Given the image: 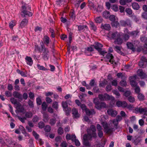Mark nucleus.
Returning <instances> with one entry per match:
<instances>
[{"mask_svg": "<svg viewBox=\"0 0 147 147\" xmlns=\"http://www.w3.org/2000/svg\"><path fill=\"white\" fill-rule=\"evenodd\" d=\"M13 95L14 98H18L19 100H22V95L20 92L15 91L13 92Z\"/></svg>", "mask_w": 147, "mask_h": 147, "instance_id": "obj_13", "label": "nucleus"}, {"mask_svg": "<svg viewBox=\"0 0 147 147\" xmlns=\"http://www.w3.org/2000/svg\"><path fill=\"white\" fill-rule=\"evenodd\" d=\"M133 8L136 10H138L140 8L139 5L136 3H133L132 5Z\"/></svg>", "mask_w": 147, "mask_h": 147, "instance_id": "obj_39", "label": "nucleus"}, {"mask_svg": "<svg viewBox=\"0 0 147 147\" xmlns=\"http://www.w3.org/2000/svg\"><path fill=\"white\" fill-rule=\"evenodd\" d=\"M42 114L43 120L45 123L47 122L49 119V117L48 113L46 112H44L42 113Z\"/></svg>", "mask_w": 147, "mask_h": 147, "instance_id": "obj_21", "label": "nucleus"}, {"mask_svg": "<svg viewBox=\"0 0 147 147\" xmlns=\"http://www.w3.org/2000/svg\"><path fill=\"white\" fill-rule=\"evenodd\" d=\"M93 47V46H91V45L90 46L86 48H85V50L90 52H93L94 51V49Z\"/></svg>", "mask_w": 147, "mask_h": 147, "instance_id": "obj_47", "label": "nucleus"}, {"mask_svg": "<svg viewBox=\"0 0 147 147\" xmlns=\"http://www.w3.org/2000/svg\"><path fill=\"white\" fill-rule=\"evenodd\" d=\"M127 100L130 102L131 103L134 102L135 101L134 98L131 96L128 97Z\"/></svg>", "mask_w": 147, "mask_h": 147, "instance_id": "obj_55", "label": "nucleus"}, {"mask_svg": "<svg viewBox=\"0 0 147 147\" xmlns=\"http://www.w3.org/2000/svg\"><path fill=\"white\" fill-rule=\"evenodd\" d=\"M91 46H93L94 48L98 51L102 49V48L103 47V45L100 43L96 42H94V45H91Z\"/></svg>", "mask_w": 147, "mask_h": 147, "instance_id": "obj_6", "label": "nucleus"}, {"mask_svg": "<svg viewBox=\"0 0 147 147\" xmlns=\"http://www.w3.org/2000/svg\"><path fill=\"white\" fill-rule=\"evenodd\" d=\"M38 127L40 129H42L45 127V124L42 121H40L38 123Z\"/></svg>", "mask_w": 147, "mask_h": 147, "instance_id": "obj_50", "label": "nucleus"}, {"mask_svg": "<svg viewBox=\"0 0 147 147\" xmlns=\"http://www.w3.org/2000/svg\"><path fill=\"white\" fill-rule=\"evenodd\" d=\"M61 104L62 107L64 109H65L68 108L67 103L66 101H62Z\"/></svg>", "mask_w": 147, "mask_h": 147, "instance_id": "obj_45", "label": "nucleus"}, {"mask_svg": "<svg viewBox=\"0 0 147 147\" xmlns=\"http://www.w3.org/2000/svg\"><path fill=\"white\" fill-rule=\"evenodd\" d=\"M99 53V55H102L104 56L105 54L107 53V52L105 50H102V49H100L99 51H98Z\"/></svg>", "mask_w": 147, "mask_h": 147, "instance_id": "obj_59", "label": "nucleus"}, {"mask_svg": "<svg viewBox=\"0 0 147 147\" xmlns=\"http://www.w3.org/2000/svg\"><path fill=\"white\" fill-rule=\"evenodd\" d=\"M83 144L84 145L86 146H91V144L89 143V142L88 140H87V139H85L84 138H83Z\"/></svg>", "mask_w": 147, "mask_h": 147, "instance_id": "obj_43", "label": "nucleus"}, {"mask_svg": "<svg viewBox=\"0 0 147 147\" xmlns=\"http://www.w3.org/2000/svg\"><path fill=\"white\" fill-rule=\"evenodd\" d=\"M106 58L109 60V61L111 63H113L115 62V60L114 59V57L112 54L110 53H107L106 56Z\"/></svg>", "mask_w": 147, "mask_h": 147, "instance_id": "obj_12", "label": "nucleus"}, {"mask_svg": "<svg viewBox=\"0 0 147 147\" xmlns=\"http://www.w3.org/2000/svg\"><path fill=\"white\" fill-rule=\"evenodd\" d=\"M5 95L7 97H11L12 96L11 91L7 90L5 93Z\"/></svg>", "mask_w": 147, "mask_h": 147, "instance_id": "obj_58", "label": "nucleus"}, {"mask_svg": "<svg viewBox=\"0 0 147 147\" xmlns=\"http://www.w3.org/2000/svg\"><path fill=\"white\" fill-rule=\"evenodd\" d=\"M36 103L37 105H40L42 104L41 99L40 98H37L36 99Z\"/></svg>", "mask_w": 147, "mask_h": 147, "instance_id": "obj_64", "label": "nucleus"}, {"mask_svg": "<svg viewBox=\"0 0 147 147\" xmlns=\"http://www.w3.org/2000/svg\"><path fill=\"white\" fill-rule=\"evenodd\" d=\"M120 85L122 86H125L127 85V82L125 80H121L119 82Z\"/></svg>", "mask_w": 147, "mask_h": 147, "instance_id": "obj_60", "label": "nucleus"}, {"mask_svg": "<svg viewBox=\"0 0 147 147\" xmlns=\"http://www.w3.org/2000/svg\"><path fill=\"white\" fill-rule=\"evenodd\" d=\"M140 88L138 86H137L135 87V91L136 94H139L140 93Z\"/></svg>", "mask_w": 147, "mask_h": 147, "instance_id": "obj_62", "label": "nucleus"}, {"mask_svg": "<svg viewBox=\"0 0 147 147\" xmlns=\"http://www.w3.org/2000/svg\"><path fill=\"white\" fill-rule=\"evenodd\" d=\"M100 28L107 31H109L111 29V27L109 24H102L100 26Z\"/></svg>", "mask_w": 147, "mask_h": 147, "instance_id": "obj_16", "label": "nucleus"}, {"mask_svg": "<svg viewBox=\"0 0 147 147\" xmlns=\"http://www.w3.org/2000/svg\"><path fill=\"white\" fill-rule=\"evenodd\" d=\"M120 35V34L117 31L113 32L111 34V38L115 40Z\"/></svg>", "mask_w": 147, "mask_h": 147, "instance_id": "obj_28", "label": "nucleus"}, {"mask_svg": "<svg viewBox=\"0 0 147 147\" xmlns=\"http://www.w3.org/2000/svg\"><path fill=\"white\" fill-rule=\"evenodd\" d=\"M25 59L27 63L30 66L32 65L33 63V61L32 58L28 56H26L25 58Z\"/></svg>", "mask_w": 147, "mask_h": 147, "instance_id": "obj_27", "label": "nucleus"}, {"mask_svg": "<svg viewBox=\"0 0 147 147\" xmlns=\"http://www.w3.org/2000/svg\"><path fill=\"white\" fill-rule=\"evenodd\" d=\"M114 129L113 128H110L107 129L105 130V132L107 134H111L113 132V129Z\"/></svg>", "mask_w": 147, "mask_h": 147, "instance_id": "obj_42", "label": "nucleus"}, {"mask_svg": "<svg viewBox=\"0 0 147 147\" xmlns=\"http://www.w3.org/2000/svg\"><path fill=\"white\" fill-rule=\"evenodd\" d=\"M69 16L72 20H75L76 19V15L75 13V11L74 9H72L70 10L69 13Z\"/></svg>", "mask_w": 147, "mask_h": 147, "instance_id": "obj_18", "label": "nucleus"}, {"mask_svg": "<svg viewBox=\"0 0 147 147\" xmlns=\"http://www.w3.org/2000/svg\"><path fill=\"white\" fill-rule=\"evenodd\" d=\"M125 12L129 16H131L132 15V11L131 9L129 8H127L125 10Z\"/></svg>", "mask_w": 147, "mask_h": 147, "instance_id": "obj_54", "label": "nucleus"}, {"mask_svg": "<svg viewBox=\"0 0 147 147\" xmlns=\"http://www.w3.org/2000/svg\"><path fill=\"white\" fill-rule=\"evenodd\" d=\"M16 108L19 113H22L24 111V108L23 107H21V105L20 103H18L16 106Z\"/></svg>", "mask_w": 147, "mask_h": 147, "instance_id": "obj_24", "label": "nucleus"}, {"mask_svg": "<svg viewBox=\"0 0 147 147\" xmlns=\"http://www.w3.org/2000/svg\"><path fill=\"white\" fill-rule=\"evenodd\" d=\"M64 110L66 113V115L68 116L70 114L71 109L70 108H67V109H64Z\"/></svg>", "mask_w": 147, "mask_h": 147, "instance_id": "obj_61", "label": "nucleus"}, {"mask_svg": "<svg viewBox=\"0 0 147 147\" xmlns=\"http://www.w3.org/2000/svg\"><path fill=\"white\" fill-rule=\"evenodd\" d=\"M144 96L142 94L140 93L138 96V98L140 101H143L144 100Z\"/></svg>", "mask_w": 147, "mask_h": 147, "instance_id": "obj_48", "label": "nucleus"}, {"mask_svg": "<svg viewBox=\"0 0 147 147\" xmlns=\"http://www.w3.org/2000/svg\"><path fill=\"white\" fill-rule=\"evenodd\" d=\"M44 49L41 54L42 57L44 60H48L50 56V53L48 49L46 47H43Z\"/></svg>", "mask_w": 147, "mask_h": 147, "instance_id": "obj_4", "label": "nucleus"}, {"mask_svg": "<svg viewBox=\"0 0 147 147\" xmlns=\"http://www.w3.org/2000/svg\"><path fill=\"white\" fill-rule=\"evenodd\" d=\"M111 25L113 27H115L116 28L119 27L120 24L117 21H115L111 23Z\"/></svg>", "mask_w": 147, "mask_h": 147, "instance_id": "obj_30", "label": "nucleus"}, {"mask_svg": "<svg viewBox=\"0 0 147 147\" xmlns=\"http://www.w3.org/2000/svg\"><path fill=\"white\" fill-rule=\"evenodd\" d=\"M32 116V113L29 111V112H27L25 114V117L27 118H31Z\"/></svg>", "mask_w": 147, "mask_h": 147, "instance_id": "obj_53", "label": "nucleus"}, {"mask_svg": "<svg viewBox=\"0 0 147 147\" xmlns=\"http://www.w3.org/2000/svg\"><path fill=\"white\" fill-rule=\"evenodd\" d=\"M132 42L134 46V47H135V49L137 47L140 46V45H141L140 41L137 40H135L133 41Z\"/></svg>", "mask_w": 147, "mask_h": 147, "instance_id": "obj_38", "label": "nucleus"}, {"mask_svg": "<svg viewBox=\"0 0 147 147\" xmlns=\"http://www.w3.org/2000/svg\"><path fill=\"white\" fill-rule=\"evenodd\" d=\"M56 122V119L52 118L50 120L49 124L53 126L55 124Z\"/></svg>", "mask_w": 147, "mask_h": 147, "instance_id": "obj_51", "label": "nucleus"}, {"mask_svg": "<svg viewBox=\"0 0 147 147\" xmlns=\"http://www.w3.org/2000/svg\"><path fill=\"white\" fill-rule=\"evenodd\" d=\"M43 41L45 44L48 46V44L49 43V38L47 35H45L43 38Z\"/></svg>", "mask_w": 147, "mask_h": 147, "instance_id": "obj_29", "label": "nucleus"}, {"mask_svg": "<svg viewBox=\"0 0 147 147\" xmlns=\"http://www.w3.org/2000/svg\"><path fill=\"white\" fill-rule=\"evenodd\" d=\"M110 16V12L108 11H104L102 13L103 17L105 18H109Z\"/></svg>", "mask_w": 147, "mask_h": 147, "instance_id": "obj_34", "label": "nucleus"}, {"mask_svg": "<svg viewBox=\"0 0 147 147\" xmlns=\"http://www.w3.org/2000/svg\"><path fill=\"white\" fill-rule=\"evenodd\" d=\"M107 112L109 115L113 117H115L117 114V112L112 109H108L107 111Z\"/></svg>", "mask_w": 147, "mask_h": 147, "instance_id": "obj_19", "label": "nucleus"}, {"mask_svg": "<svg viewBox=\"0 0 147 147\" xmlns=\"http://www.w3.org/2000/svg\"><path fill=\"white\" fill-rule=\"evenodd\" d=\"M134 111L136 113H138V112H139L141 113H145L147 112V108L146 107L143 108L141 107L137 108H135Z\"/></svg>", "mask_w": 147, "mask_h": 147, "instance_id": "obj_11", "label": "nucleus"}, {"mask_svg": "<svg viewBox=\"0 0 147 147\" xmlns=\"http://www.w3.org/2000/svg\"><path fill=\"white\" fill-rule=\"evenodd\" d=\"M87 4L89 8L90 9L93 10L95 7L94 3L91 1L89 0L88 1Z\"/></svg>", "mask_w": 147, "mask_h": 147, "instance_id": "obj_26", "label": "nucleus"}, {"mask_svg": "<svg viewBox=\"0 0 147 147\" xmlns=\"http://www.w3.org/2000/svg\"><path fill=\"white\" fill-rule=\"evenodd\" d=\"M85 111L86 115L88 116L95 114L96 113V112L94 109L90 110L89 109L87 108Z\"/></svg>", "mask_w": 147, "mask_h": 147, "instance_id": "obj_20", "label": "nucleus"}, {"mask_svg": "<svg viewBox=\"0 0 147 147\" xmlns=\"http://www.w3.org/2000/svg\"><path fill=\"white\" fill-rule=\"evenodd\" d=\"M93 102L95 105L96 108L98 109H100L102 108L105 107L106 104L105 102L100 103L98 98L94 99Z\"/></svg>", "mask_w": 147, "mask_h": 147, "instance_id": "obj_3", "label": "nucleus"}, {"mask_svg": "<svg viewBox=\"0 0 147 147\" xmlns=\"http://www.w3.org/2000/svg\"><path fill=\"white\" fill-rule=\"evenodd\" d=\"M52 107L55 109L57 110L58 108V102L56 101L53 102L52 104Z\"/></svg>", "mask_w": 147, "mask_h": 147, "instance_id": "obj_40", "label": "nucleus"}, {"mask_svg": "<svg viewBox=\"0 0 147 147\" xmlns=\"http://www.w3.org/2000/svg\"><path fill=\"white\" fill-rule=\"evenodd\" d=\"M41 48L38 46V45L36 44L34 45L35 49L36 50L38 51L40 53H42L44 49L42 48L43 47H45V46L44 45H41Z\"/></svg>", "mask_w": 147, "mask_h": 147, "instance_id": "obj_23", "label": "nucleus"}, {"mask_svg": "<svg viewBox=\"0 0 147 147\" xmlns=\"http://www.w3.org/2000/svg\"><path fill=\"white\" fill-rule=\"evenodd\" d=\"M99 99L101 101L111 100V103L113 105L115 102V98L112 96H110L107 93L104 94H99L98 96Z\"/></svg>", "mask_w": 147, "mask_h": 147, "instance_id": "obj_2", "label": "nucleus"}, {"mask_svg": "<svg viewBox=\"0 0 147 147\" xmlns=\"http://www.w3.org/2000/svg\"><path fill=\"white\" fill-rule=\"evenodd\" d=\"M72 114L73 115V117L75 118H77L80 117V115L78 112L77 109L74 108L72 109Z\"/></svg>", "mask_w": 147, "mask_h": 147, "instance_id": "obj_15", "label": "nucleus"}, {"mask_svg": "<svg viewBox=\"0 0 147 147\" xmlns=\"http://www.w3.org/2000/svg\"><path fill=\"white\" fill-rule=\"evenodd\" d=\"M123 41V40L121 38L120 35L113 42L115 44L121 45L122 44Z\"/></svg>", "mask_w": 147, "mask_h": 147, "instance_id": "obj_17", "label": "nucleus"}, {"mask_svg": "<svg viewBox=\"0 0 147 147\" xmlns=\"http://www.w3.org/2000/svg\"><path fill=\"white\" fill-rule=\"evenodd\" d=\"M47 107L48 105L44 101L42 102V103L41 104V107L42 110L43 111H46L47 109Z\"/></svg>", "mask_w": 147, "mask_h": 147, "instance_id": "obj_37", "label": "nucleus"}, {"mask_svg": "<svg viewBox=\"0 0 147 147\" xmlns=\"http://www.w3.org/2000/svg\"><path fill=\"white\" fill-rule=\"evenodd\" d=\"M45 127L44 130L45 131L47 132H50V131L51 127L49 125H47Z\"/></svg>", "mask_w": 147, "mask_h": 147, "instance_id": "obj_57", "label": "nucleus"}, {"mask_svg": "<svg viewBox=\"0 0 147 147\" xmlns=\"http://www.w3.org/2000/svg\"><path fill=\"white\" fill-rule=\"evenodd\" d=\"M87 134H85L83 136V138H84L89 140H92V138H94L96 139L97 137V135H96V137H93L94 135L93 133L90 132L88 131H87Z\"/></svg>", "mask_w": 147, "mask_h": 147, "instance_id": "obj_7", "label": "nucleus"}, {"mask_svg": "<svg viewBox=\"0 0 147 147\" xmlns=\"http://www.w3.org/2000/svg\"><path fill=\"white\" fill-rule=\"evenodd\" d=\"M10 100L11 103L14 105H17L18 103H19L18 102L17 100L16 99L13 97L11 98Z\"/></svg>", "mask_w": 147, "mask_h": 147, "instance_id": "obj_46", "label": "nucleus"}, {"mask_svg": "<svg viewBox=\"0 0 147 147\" xmlns=\"http://www.w3.org/2000/svg\"><path fill=\"white\" fill-rule=\"evenodd\" d=\"M76 26L78 27V31H82L84 32L86 29H88V27L86 25H76Z\"/></svg>", "mask_w": 147, "mask_h": 147, "instance_id": "obj_22", "label": "nucleus"}, {"mask_svg": "<svg viewBox=\"0 0 147 147\" xmlns=\"http://www.w3.org/2000/svg\"><path fill=\"white\" fill-rule=\"evenodd\" d=\"M89 24L90 25L91 29L93 30L95 32L97 30V27L96 26L94 23L92 22H90Z\"/></svg>", "mask_w": 147, "mask_h": 147, "instance_id": "obj_31", "label": "nucleus"}, {"mask_svg": "<svg viewBox=\"0 0 147 147\" xmlns=\"http://www.w3.org/2000/svg\"><path fill=\"white\" fill-rule=\"evenodd\" d=\"M136 76H133L130 77L132 79L134 80H130V84L133 87H136L137 86L138 83L136 82Z\"/></svg>", "mask_w": 147, "mask_h": 147, "instance_id": "obj_14", "label": "nucleus"}, {"mask_svg": "<svg viewBox=\"0 0 147 147\" xmlns=\"http://www.w3.org/2000/svg\"><path fill=\"white\" fill-rule=\"evenodd\" d=\"M120 26L125 27L127 26H131V22L129 19H127L126 20H121L119 21Z\"/></svg>", "mask_w": 147, "mask_h": 147, "instance_id": "obj_5", "label": "nucleus"}, {"mask_svg": "<svg viewBox=\"0 0 147 147\" xmlns=\"http://www.w3.org/2000/svg\"><path fill=\"white\" fill-rule=\"evenodd\" d=\"M37 66L38 69L40 70H42L43 71H47L49 70V69H47L43 66L40 65L39 64H37Z\"/></svg>", "mask_w": 147, "mask_h": 147, "instance_id": "obj_44", "label": "nucleus"}, {"mask_svg": "<svg viewBox=\"0 0 147 147\" xmlns=\"http://www.w3.org/2000/svg\"><path fill=\"white\" fill-rule=\"evenodd\" d=\"M96 129L95 126L93 125H92L90 126V129H87V131L93 133L94 135L93 137H96L97 135L96 132Z\"/></svg>", "mask_w": 147, "mask_h": 147, "instance_id": "obj_10", "label": "nucleus"}, {"mask_svg": "<svg viewBox=\"0 0 147 147\" xmlns=\"http://www.w3.org/2000/svg\"><path fill=\"white\" fill-rule=\"evenodd\" d=\"M126 44L129 49L133 51H135V47H134V46L133 42H127Z\"/></svg>", "mask_w": 147, "mask_h": 147, "instance_id": "obj_25", "label": "nucleus"}, {"mask_svg": "<svg viewBox=\"0 0 147 147\" xmlns=\"http://www.w3.org/2000/svg\"><path fill=\"white\" fill-rule=\"evenodd\" d=\"M116 106L118 107H121L123 108H126L127 106V102L125 101H117L116 103Z\"/></svg>", "mask_w": 147, "mask_h": 147, "instance_id": "obj_9", "label": "nucleus"}, {"mask_svg": "<svg viewBox=\"0 0 147 147\" xmlns=\"http://www.w3.org/2000/svg\"><path fill=\"white\" fill-rule=\"evenodd\" d=\"M111 7L115 11H118L119 10L118 7L116 5H113L111 6Z\"/></svg>", "mask_w": 147, "mask_h": 147, "instance_id": "obj_49", "label": "nucleus"}, {"mask_svg": "<svg viewBox=\"0 0 147 147\" xmlns=\"http://www.w3.org/2000/svg\"><path fill=\"white\" fill-rule=\"evenodd\" d=\"M31 8L30 6L24 3L21 6L20 15L22 18H28L33 15V13L30 11ZM28 22V19L24 18L23 19L20 24L21 28H23L27 26Z\"/></svg>", "mask_w": 147, "mask_h": 147, "instance_id": "obj_1", "label": "nucleus"}, {"mask_svg": "<svg viewBox=\"0 0 147 147\" xmlns=\"http://www.w3.org/2000/svg\"><path fill=\"white\" fill-rule=\"evenodd\" d=\"M138 76L140 77L141 79H142L146 78L147 75L144 73L142 69H138L137 71Z\"/></svg>", "mask_w": 147, "mask_h": 147, "instance_id": "obj_8", "label": "nucleus"}, {"mask_svg": "<svg viewBox=\"0 0 147 147\" xmlns=\"http://www.w3.org/2000/svg\"><path fill=\"white\" fill-rule=\"evenodd\" d=\"M45 100L48 104H51L52 101L51 99L49 97H46Z\"/></svg>", "mask_w": 147, "mask_h": 147, "instance_id": "obj_63", "label": "nucleus"}, {"mask_svg": "<svg viewBox=\"0 0 147 147\" xmlns=\"http://www.w3.org/2000/svg\"><path fill=\"white\" fill-rule=\"evenodd\" d=\"M93 10L96 11L97 12H101L103 10V7L101 5H98L97 8L95 7Z\"/></svg>", "mask_w": 147, "mask_h": 147, "instance_id": "obj_32", "label": "nucleus"}, {"mask_svg": "<svg viewBox=\"0 0 147 147\" xmlns=\"http://www.w3.org/2000/svg\"><path fill=\"white\" fill-rule=\"evenodd\" d=\"M58 134L59 135H62L63 133V128L61 127H59L57 130Z\"/></svg>", "mask_w": 147, "mask_h": 147, "instance_id": "obj_52", "label": "nucleus"}, {"mask_svg": "<svg viewBox=\"0 0 147 147\" xmlns=\"http://www.w3.org/2000/svg\"><path fill=\"white\" fill-rule=\"evenodd\" d=\"M132 0H120L119 3L120 4L122 5H125L126 3L131 2Z\"/></svg>", "mask_w": 147, "mask_h": 147, "instance_id": "obj_36", "label": "nucleus"}, {"mask_svg": "<svg viewBox=\"0 0 147 147\" xmlns=\"http://www.w3.org/2000/svg\"><path fill=\"white\" fill-rule=\"evenodd\" d=\"M109 20L112 22L115 21L116 20L115 16V15H110L109 18Z\"/></svg>", "mask_w": 147, "mask_h": 147, "instance_id": "obj_56", "label": "nucleus"}, {"mask_svg": "<svg viewBox=\"0 0 147 147\" xmlns=\"http://www.w3.org/2000/svg\"><path fill=\"white\" fill-rule=\"evenodd\" d=\"M16 21L15 20L11 21L9 24V27L11 29H12L13 27L16 25Z\"/></svg>", "mask_w": 147, "mask_h": 147, "instance_id": "obj_41", "label": "nucleus"}, {"mask_svg": "<svg viewBox=\"0 0 147 147\" xmlns=\"http://www.w3.org/2000/svg\"><path fill=\"white\" fill-rule=\"evenodd\" d=\"M138 33L139 32L137 30H136L130 32L129 34L130 36L135 37L138 35Z\"/></svg>", "mask_w": 147, "mask_h": 147, "instance_id": "obj_33", "label": "nucleus"}, {"mask_svg": "<svg viewBox=\"0 0 147 147\" xmlns=\"http://www.w3.org/2000/svg\"><path fill=\"white\" fill-rule=\"evenodd\" d=\"M103 20V19L101 16L97 17L95 19V21L97 23H101Z\"/></svg>", "mask_w": 147, "mask_h": 147, "instance_id": "obj_35", "label": "nucleus"}]
</instances>
